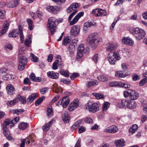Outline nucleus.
Wrapping results in <instances>:
<instances>
[{
  "instance_id": "obj_1",
  "label": "nucleus",
  "mask_w": 147,
  "mask_h": 147,
  "mask_svg": "<svg viewBox=\"0 0 147 147\" xmlns=\"http://www.w3.org/2000/svg\"><path fill=\"white\" fill-rule=\"evenodd\" d=\"M102 38L99 37L97 34H93L88 36L87 41L93 49H96L100 42L102 41Z\"/></svg>"
},
{
  "instance_id": "obj_2",
  "label": "nucleus",
  "mask_w": 147,
  "mask_h": 147,
  "mask_svg": "<svg viewBox=\"0 0 147 147\" xmlns=\"http://www.w3.org/2000/svg\"><path fill=\"white\" fill-rule=\"evenodd\" d=\"M129 32L138 40H140L143 38L145 35V31L139 28L130 29Z\"/></svg>"
},
{
  "instance_id": "obj_3",
  "label": "nucleus",
  "mask_w": 147,
  "mask_h": 147,
  "mask_svg": "<svg viewBox=\"0 0 147 147\" xmlns=\"http://www.w3.org/2000/svg\"><path fill=\"white\" fill-rule=\"evenodd\" d=\"M89 51V48L88 47H85L84 45L83 44L79 45L78 49L77 54L76 58L79 59L82 57L84 53L88 54Z\"/></svg>"
},
{
  "instance_id": "obj_4",
  "label": "nucleus",
  "mask_w": 147,
  "mask_h": 147,
  "mask_svg": "<svg viewBox=\"0 0 147 147\" xmlns=\"http://www.w3.org/2000/svg\"><path fill=\"white\" fill-rule=\"evenodd\" d=\"M123 94L125 97H129L132 100L137 99L139 96L138 92L131 89H129L127 91H124Z\"/></svg>"
},
{
  "instance_id": "obj_5",
  "label": "nucleus",
  "mask_w": 147,
  "mask_h": 147,
  "mask_svg": "<svg viewBox=\"0 0 147 147\" xmlns=\"http://www.w3.org/2000/svg\"><path fill=\"white\" fill-rule=\"evenodd\" d=\"M56 22V19L53 17H51L49 19L47 26L52 34L55 32Z\"/></svg>"
},
{
  "instance_id": "obj_6",
  "label": "nucleus",
  "mask_w": 147,
  "mask_h": 147,
  "mask_svg": "<svg viewBox=\"0 0 147 147\" xmlns=\"http://www.w3.org/2000/svg\"><path fill=\"white\" fill-rule=\"evenodd\" d=\"M108 61L110 64L114 65L116 61L119 60L120 57L118 53L116 52H115L113 53H109L108 55Z\"/></svg>"
},
{
  "instance_id": "obj_7",
  "label": "nucleus",
  "mask_w": 147,
  "mask_h": 147,
  "mask_svg": "<svg viewBox=\"0 0 147 147\" xmlns=\"http://www.w3.org/2000/svg\"><path fill=\"white\" fill-rule=\"evenodd\" d=\"M121 102L123 106L129 109H134L136 107V102L134 100H127L126 99H124L121 100Z\"/></svg>"
},
{
  "instance_id": "obj_8",
  "label": "nucleus",
  "mask_w": 147,
  "mask_h": 147,
  "mask_svg": "<svg viewBox=\"0 0 147 147\" xmlns=\"http://www.w3.org/2000/svg\"><path fill=\"white\" fill-rule=\"evenodd\" d=\"M36 138L33 134H31L30 136L27 137L25 139L21 140V143L20 144V147H24L25 142L27 144H32L34 142Z\"/></svg>"
},
{
  "instance_id": "obj_9",
  "label": "nucleus",
  "mask_w": 147,
  "mask_h": 147,
  "mask_svg": "<svg viewBox=\"0 0 147 147\" xmlns=\"http://www.w3.org/2000/svg\"><path fill=\"white\" fill-rule=\"evenodd\" d=\"M87 105L89 111L93 113H95L100 110V105L97 103H94L91 105L89 103H88ZM86 108H88L87 107Z\"/></svg>"
},
{
  "instance_id": "obj_10",
  "label": "nucleus",
  "mask_w": 147,
  "mask_h": 147,
  "mask_svg": "<svg viewBox=\"0 0 147 147\" xmlns=\"http://www.w3.org/2000/svg\"><path fill=\"white\" fill-rule=\"evenodd\" d=\"M93 14L96 17L105 16L107 13L105 10L101 9H96L93 10Z\"/></svg>"
},
{
  "instance_id": "obj_11",
  "label": "nucleus",
  "mask_w": 147,
  "mask_h": 147,
  "mask_svg": "<svg viewBox=\"0 0 147 147\" xmlns=\"http://www.w3.org/2000/svg\"><path fill=\"white\" fill-rule=\"evenodd\" d=\"M69 99L68 96L64 97L62 100H60L57 103V105H61L63 108H66L69 102Z\"/></svg>"
},
{
  "instance_id": "obj_12",
  "label": "nucleus",
  "mask_w": 147,
  "mask_h": 147,
  "mask_svg": "<svg viewBox=\"0 0 147 147\" xmlns=\"http://www.w3.org/2000/svg\"><path fill=\"white\" fill-rule=\"evenodd\" d=\"M80 26L78 25H75L71 28L70 34L73 37H75L78 35L80 30Z\"/></svg>"
},
{
  "instance_id": "obj_13",
  "label": "nucleus",
  "mask_w": 147,
  "mask_h": 147,
  "mask_svg": "<svg viewBox=\"0 0 147 147\" xmlns=\"http://www.w3.org/2000/svg\"><path fill=\"white\" fill-rule=\"evenodd\" d=\"M79 105V100L77 98L75 99L69 105L68 109L70 111H73L77 108Z\"/></svg>"
},
{
  "instance_id": "obj_14",
  "label": "nucleus",
  "mask_w": 147,
  "mask_h": 147,
  "mask_svg": "<svg viewBox=\"0 0 147 147\" xmlns=\"http://www.w3.org/2000/svg\"><path fill=\"white\" fill-rule=\"evenodd\" d=\"M3 133L7 139L9 140L14 141V139L12 137L10 132L6 126H4L3 129Z\"/></svg>"
},
{
  "instance_id": "obj_15",
  "label": "nucleus",
  "mask_w": 147,
  "mask_h": 147,
  "mask_svg": "<svg viewBox=\"0 0 147 147\" xmlns=\"http://www.w3.org/2000/svg\"><path fill=\"white\" fill-rule=\"evenodd\" d=\"M122 42L125 45L129 46H132L134 43L133 40L129 37H123L122 39Z\"/></svg>"
},
{
  "instance_id": "obj_16",
  "label": "nucleus",
  "mask_w": 147,
  "mask_h": 147,
  "mask_svg": "<svg viewBox=\"0 0 147 147\" xmlns=\"http://www.w3.org/2000/svg\"><path fill=\"white\" fill-rule=\"evenodd\" d=\"M84 12L83 11L78 13L74 18L70 22V25H73L75 24L78 22L79 19L84 15Z\"/></svg>"
},
{
  "instance_id": "obj_17",
  "label": "nucleus",
  "mask_w": 147,
  "mask_h": 147,
  "mask_svg": "<svg viewBox=\"0 0 147 147\" xmlns=\"http://www.w3.org/2000/svg\"><path fill=\"white\" fill-rule=\"evenodd\" d=\"M46 8L49 11L54 14L57 13L60 10V8L56 6H48Z\"/></svg>"
},
{
  "instance_id": "obj_18",
  "label": "nucleus",
  "mask_w": 147,
  "mask_h": 147,
  "mask_svg": "<svg viewBox=\"0 0 147 147\" xmlns=\"http://www.w3.org/2000/svg\"><path fill=\"white\" fill-rule=\"evenodd\" d=\"M78 6V4L77 3H73L71 4L70 6L67 9V12L69 13L71 12L73 10L74 11H76L77 12V10L76 9Z\"/></svg>"
},
{
  "instance_id": "obj_19",
  "label": "nucleus",
  "mask_w": 147,
  "mask_h": 147,
  "mask_svg": "<svg viewBox=\"0 0 147 147\" xmlns=\"http://www.w3.org/2000/svg\"><path fill=\"white\" fill-rule=\"evenodd\" d=\"M9 23L7 21L4 22L2 30L0 32V35L2 36L7 31L9 28Z\"/></svg>"
},
{
  "instance_id": "obj_20",
  "label": "nucleus",
  "mask_w": 147,
  "mask_h": 147,
  "mask_svg": "<svg viewBox=\"0 0 147 147\" xmlns=\"http://www.w3.org/2000/svg\"><path fill=\"white\" fill-rule=\"evenodd\" d=\"M47 75L49 77L53 79H57L59 76L58 73L53 71L48 72Z\"/></svg>"
},
{
  "instance_id": "obj_21",
  "label": "nucleus",
  "mask_w": 147,
  "mask_h": 147,
  "mask_svg": "<svg viewBox=\"0 0 147 147\" xmlns=\"http://www.w3.org/2000/svg\"><path fill=\"white\" fill-rule=\"evenodd\" d=\"M63 120L64 122L66 123L69 122L70 119V117L67 112L66 111L63 112V114L62 115Z\"/></svg>"
},
{
  "instance_id": "obj_22",
  "label": "nucleus",
  "mask_w": 147,
  "mask_h": 147,
  "mask_svg": "<svg viewBox=\"0 0 147 147\" xmlns=\"http://www.w3.org/2000/svg\"><path fill=\"white\" fill-rule=\"evenodd\" d=\"M7 93L9 95H11L15 92V88L11 84H8L6 87Z\"/></svg>"
},
{
  "instance_id": "obj_23",
  "label": "nucleus",
  "mask_w": 147,
  "mask_h": 147,
  "mask_svg": "<svg viewBox=\"0 0 147 147\" xmlns=\"http://www.w3.org/2000/svg\"><path fill=\"white\" fill-rule=\"evenodd\" d=\"M53 90L54 92L59 93L62 92V89L57 84H55L53 86Z\"/></svg>"
},
{
  "instance_id": "obj_24",
  "label": "nucleus",
  "mask_w": 147,
  "mask_h": 147,
  "mask_svg": "<svg viewBox=\"0 0 147 147\" xmlns=\"http://www.w3.org/2000/svg\"><path fill=\"white\" fill-rule=\"evenodd\" d=\"M125 142L123 139L115 141V145L117 147H122L125 145Z\"/></svg>"
},
{
  "instance_id": "obj_25",
  "label": "nucleus",
  "mask_w": 147,
  "mask_h": 147,
  "mask_svg": "<svg viewBox=\"0 0 147 147\" xmlns=\"http://www.w3.org/2000/svg\"><path fill=\"white\" fill-rule=\"evenodd\" d=\"M54 119V118H53L48 123H46L42 127V129L44 131H46L49 130V127L51 125Z\"/></svg>"
},
{
  "instance_id": "obj_26",
  "label": "nucleus",
  "mask_w": 147,
  "mask_h": 147,
  "mask_svg": "<svg viewBox=\"0 0 147 147\" xmlns=\"http://www.w3.org/2000/svg\"><path fill=\"white\" fill-rule=\"evenodd\" d=\"M96 24L95 23H93L91 22H86L84 23V24L83 29L84 30L86 31L88 27H90L92 26H94Z\"/></svg>"
},
{
  "instance_id": "obj_27",
  "label": "nucleus",
  "mask_w": 147,
  "mask_h": 147,
  "mask_svg": "<svg viewBox=\"0 0 147 147\" xmlns=\"http://www.w3.org/2000/svg\"><path fill=\"white\" fill-rule=\"evenodd\" d=\"M18 29L21 42L22 43L24 42V36L23 33L22 27L21 25L18 26Z\"/></svg>"
},
{
  "instance_id": "obj_28",
  "label": "nucleus",
  "mask_w": 147,
  "mask_h": 147,
  "mask_svg": "<svg viewBox=\"0 0 147 147\" xmlns=\"http://www.w3.org/2000/svg\"><path fill=\"white\" fill-rule=\"evenodd\" d=\"M19 34L18 30L17 29L14 30L12 32L9 33L8 34V36L9 37H16L18 36Z\"/></svg>"
},
{
  "instance_id": "obj_29",
  "label": "nucleus",
  "mask_w": 147,
  "mask_h": 147,
  "mask_svg": "<svg viewBox=\"0 0 147 147\" xmlns=\"http://www.w3.org/2000/svg\"><path fill=\"white\" fill-rule=\"evenodd\" d=\"M36 98V94L35 93H33L27 99L28 103H30L32 102Z\"/></svg>"
},
{
  "instance_id": "obj_30",
  "label": "nucleus",
  "mask_w": 147,
  "mask_h": 147,
  "mask_svg": "<svg viewBox=\"0 0 147 147\" xmlns=\"http://www.w3.org/2000/svg\"><path fill=\"white\" fill-rule=\"evenodd\" d=\"M127 75L121 71H116L115 73V76L117 78H124L127 76Z\"/></svg>"
},
{
  "instance_id": "obj_31",
  "label": "nucleus",
  "mask_w": 147,
  "mask_h": 147,
  "mask_svg": "<svg viewBox=\"0 0 147 147\" xmlns=\"http://www.w3.org/2000/svg\"><path fill=\"white\" fill-rule=\"evenodd\" d=\"M28 123L24 122H22L19 124L18 127L20 130H24L26 129L28 126Z\"/></svg>"
},
{
  "instance_id": "obj_32",
  "label": "nucleus",
  "mask_w": 147,
  "mask_h": 147,
  "mask_svg": "<svg viewBox=\"0 0 147 147\" xmlns=\"http://www.w3.org/2000/svg\"><path fill=\"white\" fill-rule=\"evenodd\" d=\"M71 41V39L68 36L65 37L63 40L62 45L65 46L67 45Z\"/></svg>"
},
{
  "instance_id": "obj_33",
  "label": "nucleus",
  "mask_w": 147,
  "mask_h": 147,
  "mask_svg": "<svg viewBox=\"0 0 147 147\" xmlns=\"http://www.w3.org/2000/svg\"><path fill=\"white\" fill-rule=\"evenodd\" d=\"M57 58L58 59L56 60L55 62H57L56 65L59 67H61L62 66V62L61 58V57L59 55H58L57 56Z\"/></svg>"
},
{
  "instance_id": "obj_34",
  "label": "nucleus",
  "mask_w": 147,
  "mask_h": 147,
  "mask_svg": "<svg viewBox=\"0 0 147 147\" xmlns=\"http://www.w3.org/2000/svg\"><path fill=\"white\" fill-rule=\"evenodd\" d=\"M57 58L58 59L56 60L55 62H57L56 65L59 67H61L62 66V62L61 58V57L59 55H58L57 56Z\"/></svg>"
},
{
  "instance_id": "obj_35",
  "label": "nucleus",
  "mask_w": 147,
  "mask_h": 147,
  "mask_svg": "<svg viewBox=\"0 0 147 147\" xmlns=\"http://www.w3.org/2000/svg\"><path fill=\"white\" fill-rule=\"evenodd\" d=\"M57 58L58 59L56 60L55 62H57L56 65L59 67H61L62 66V62L61 58V57L59 55H58L57 56Z\"/></svg>"
},
{
  "instance_id": "obj_36",
  "label": "nucleus",
  "mask_w": 147,
  "mask_h": 147,
  "mask_svg": "<svg viewBox=\"0 0 147 147\" xmlns=\"http://www.w3.org/2000/svg\"><path fill=\"white\" fill-rule=\"evenodd\" d=\"M18 101V99L17 98H15L13 100L7 101V104L9 107H11L14 105Z\"/></svg>"
},
{
  "instance_id": "obj_37",
  "label": "nucleus",
  "mask_w": 147,
  "mask_h": 147,
  "mask_svg": "<svg viewBox=\"0 0 147 147\" xmlns=\"http://www.w3.org/2000/svg\"><path fill=\"white\" fill-rule=\"evenodd\" d=\"M115 48L114 45L111 43H109L107 45V47H106L107 50L108 52H111Z\"/></svg>"
},
{
  "instance_id": "obj_38",
  "label": "nucleus",
  "mask_w": 147,
  "mask_h": 147,
  "mask_svg": "<svg viewBox=\"0 0 147 147\" xmlns=\"http://www.w3.org/2000/svg\"><path fill=\"white\" fill-rule=\"evenodd\" d=\"M24 111V109H20L13 110H12L11 112L13 114H16L19 115L22 113Z\"/></svg>"
},
{
  "instance_id": "obj_39",
  "label": "nucleus",
  "mask_w": 147,
  "mask_h": 147,
  "mask_svg": "<svg viewBox=\"0 0 147 147\" xmlns=\"http://www.w3.org/2000/svg\"><path fill=\"white\" fill-rule=\"evenodd\" d=\"M110 103L108 102H106L104 103L102 107V111L103 112H106L109 107Z\"/></svg>"
},
{
  "instance_id": "obj_40",
  "label": "nucleus",
  "mask_w": 147,
  "mask_h": 147,
  "mask_svg": "<svg viewBox=\"0 0 147 147\" xmlns=\"http://www.w3.org/2000/svg\"><path fill=\"white\" fill-rule=\"evenodd\" d=\"M98 80L102 82H105L108 81V79L107 77L102 75H100L97 77Z\"/></svg>"
},
{
  "instance_id": "obj_41",
  "label": "nucleus",
  "mask_w": 147,
  "mask_h": 147,
  "mask_svg": "<svg viewBox=\"0 0 147 147\" xmlns=\"http://www.w3.org/2000/svg\"><path fill=\"white\" fill-rule=\"evenodd\" d=\"M19 63L25 65L27 63L26 58L24 56L20 57H19Z\"/></svg>"
},
{
  "instance_id": "obj_42",
  "label": "nucleus",
  "mask_w": 147,
  "mask_h": 147,
  "mask_svg": "<svg viewBox=\"0 0 147 147\" xmlns=\"http://www.w3.org/2000/svg\"><path fill=\"white\" fill-rule=\"evenodd\" d=\"M68 49L70 53L73 54L74 53L75 50V47L74 45H73L72 43L70 44Z\"/></svg>"
},
{
  "instance_id": "obj_43",
  "label": "nucleus",
  "mask_w": 147,
  "mask_h": 147,
  "mask_svg": "<svg viewBox=\"0 0 147 147\" xmlns=\"http://www.w3.org/2000/svg\"><path fill=\"white\" fill-rule=\"evenodd\" d=\"M53 111L52 108L48 107L47 110V115L49 117H51L53 115Z\"/></svg>"
},
{
  "instance_id": "obj_44",
  "label": "nucleus",
  "mask_w": 147,
  "mask_h": 147,
  "mask_svg": "<svg viewBox=\"0 0 147 147\" xmlns=\"http://www.w3.org/2000/svg\"><path fill=\"white\" fill-rule=\"evenodd\" d=\"M27 22L28 23L29 27L30 30H32L34 26L33 24V21L30 19H27Z\"/></svg>"
},
{
  "instance_id": "obj_45",
  "label": "nucleus",
  "mask_w": 147,
  "mask_h": 147,
  "mask_svg": "<svg viewBox=\"0 0 147 147\" xmlns=\"http://www.w3.org/2000/svg\"><path fill=\"white\" fill-rule=\"evenodd\" d=\"M98 84V82L96 80L94 81H90L88 82L86 86L88 87H90L94 85H97Z\"/></svg>"
},
{
  "instance_id": "obj_46",
  "label": "nucleus",
  "mask_w": 147,
  "mask_h": 147,
  "mask_svg": "<svg viewBox=\"0 0 147 147\" xmlns=\"http://www.w3.org/2000/svg\"><path fill=\"white\" fill-rule=\"evenodd\" d=\"M31 42V38L30 36H29L28 38H26L24 41L25 45L28 47L30 46V45Z\"/></svg>"
},
{
  "instance_id": "obj_47",
  "label": "nucleus",
  "mask_w": 147,
  "mask_h": 147,
  "mask_svg": "<svg viewBox=\"0 0 147 147\" xmlns=\"http://www.w3.org/2000/svg\"><path fill=\"white\" fill-rule=\"evenodd\" d=\"M111 133H115L118 130V127L115 125H112L110 126Z\"/></svg>"
},
{
  "instance_id": "obj_48",
  "label": "nucleus",
  "mask_w": 147,
  "mask_h": 147,
  "mask_svg": "<svg viewBox=\"0 0 147 147\" xmlns=\"http://www.w3.org/2000/svg\"><path fill=\"white\" fill-rule=\"evenodd\" d=\"M20 119V117H16L14 118L11 121V127H13L15 124L18 122Z\"/></svg>"
},
{
  "instance_id": "obj_49",
  "label": "nucleus",
  "mask_w": 147,
  "mask_h": 147,
  "mask_svg": "<svg viewBox=\"0 0 147 147\" xmlns=\"http://www.w3.org/2000/svg\"><path fill=\"white\" fill-rule=\"evenodd\" d=\"M16 98L18 99V101L20 100L22 101L23 103H25L26 102V98L23 96H21L20 95H18Z\"/></svg>"
},
{
  "instance_id": "obj_50",
  "label": "nucleus",
  "mask_w": 147,
  "mask_h": 147,
  "mask_svg": "<svg viewBox=\"0 0 147 147\" xmlns=\"http://www.w3.org/2000/svg\"><path fill=\"white\" fill-rule=\"evenodd\" d=\"M60 73L65 77H67L69 76V71H65L64 69H62L60 71Z\"/></svg>"
},
{
  "instance_id": "obj_51",
  "label": "nucleus",
  "mask_w": 147,
  "mask_h": 147,
  "mask_svg": "<svg viewBox=\"0 0 147 147\" xmlns=\"http://www.w3.org/2000/svg\"><path fill=\"white\" fill-rule=\"evenodd\" d=\"M132 79L134 81H138L140 79V76L136 74H134L132 75Z\"/></svg>"
},
{
  "instance_id": "obj_52",
  "label": "nucleus",
  "mask_w": 147,
  "mask_h": 147,
  "mask_svg": "<svg viewBox=\"0 0 147 147\" xmlns=\"http://www.w3.org/2000/svg\"><path fill=\"white\" fill-rule=\"evenodd\" d=\"M82 122V119L79 120L77 121L72 125V127L73 128L75 129L76 127L79 126L81 123Z\"/></svg>"
},
{
  "instance_id": "obj_53",
  "label": "nucleus",
  "mask_w": 147,
  "mask_h": 147,
  "mask_svg": "<svg viewBox=\"0 0 147 147\" xmlns=\"http://www.w3.org/2000/svg\"><path fill=\"white\" fill-rule=\"evenodd\" d=\"M30 78L32 81L36 82L37 79L35 74L33 73H32L30 75Z\"/></svg>"
},
{
  "instance_id": "obj_54",
  "label": "nucleus",
  "mask_w": 147,
  "mask_h": 147,
  "mask_svg": "<svg viewBox=\"0 0 147 147\" xmlns=\"http://www.w3.org/2000/svg\"><path fill=\"white\" fill-rule=\"evenodd\" d=\"M93 94L96 97L97 99H103L104 98L103 95L100 94L95 93H93Z\"/></svg>"
},
{
  "instance_id": "obj_55",
  "label": "nucleus",
  "mask_w": 147,
  "mask_h": 147,
  "mask_svg": "<svg viewBox=\"0 0 147 147\" xmlns=\"http://www.w3.org/2000/svg\"><path fill=\"white\" fill-rule=\"evenodd\" d=\"M18 3L19 0H14L13 4L10 5L9 7L12 8L16 7L18 5Z\"/></svg>"
},
{
  "instance_id": "obj_56",
  "label": "nucleus",
  "mask_w": 147,
  "mask_h": 147,
  "mask_svg": "<svg viewBox=\"0 0 147 147\" xmlns=\"http://www.w3.org/2000/svg\"><path fill=\"white\" fill-rule=\"evenodd\" d=\"M11 121L10 119H5L4 122V124L5 125H10V126L11 127Z\"/></svg>"
},
{
  "instance_id": "obj_57",
  "label": "nucleus",
  "mask_w": 147,
  "mask_h": 147,
  "mask_svg": "<svg viewBox=\"0 0 147 147\" xmlns=\"http://www.w3.org/2000/svg\"><path fill=\"white\" fill-rule=\"evenodd\" d=\"M86 123H88L92 124L93 123V120L90 117H87L85 119Z\"/></svg>"
},
{
  "instance_id": "obj_58",
  "label": "nucleus",
  "mask_w": 147,
  "mask_h": 147,
  "mask_svg": "<svg viewBox=\"0 0 147 147\" xmlns=\"http://www.w3.org/2000/svg\"><path fill=\"white\" fill-rule=\"evenodd\" d=\"M48 88L45 87L42 88L40 90V93L42 94H44L48 90Z\"/></svg>"
},
{
  "instance_id": "obj_59",
  "label": "nucleus",
  "mask_w": 147,
  "mask_h": 147,
  "mask_svg": "<svg viewBox=\"0 0 147 147\" xmlns=\"http://www.w3.org/2000/svg\"><path fill=\"white\" fill-rule=\"evenodd\" d=\"M147 82V78H144L140 82V86H143Z\"/></svg>"
},
{
  "instance_id": "obj_60",
  "label": "nucleus",
  "mask_w": 147,
  "mask_h": 147,
  "mask_svg": "<svg viewBox=\"0 0 147 147\" xmlns=\"http://www.w3.org/2000/svg\"><path fill=\"white\" fill-rule=\"evenodd\" d=\"M5 14V11L0 9V18L1 19H3L4 17Z\"/></svg>"
},
{
  "instance_id": "obj_61",
  "label": "nucleus",
  "mask_w": 147,
  "mask_h": 147,
  "mask_svg": "<svg viewBox=\"0 0 147 147\" xmlns=\"http://www.w3.org/2000/svg\"><path fill=\"white\" fill-rule=\"evenodd\" d=\"M31 82L28 78H26L24 80V83L26 84L30 85Z\"/></svg>"
},
{
  "instance_id": "obj_62",
  "label": "nucleus",
  "mask_w": 147,
  "mask_h": 147,
  "mask_svg": "<svg viewBox=\"0 0 147 147\" xmlns=\"http://www.w3.org/2000/svg\"><path fill=\"white\" fill-rule=\"evenodd\" d=\"M79 76L78 74L77 73H74L72 74L70 76V78L72 80H74L77 77Z\"/></svg>"
},
{
  "instance_id": "obj_63",
  "label": "nucleus",
  "mask_w": 147,
  "mask_h": 147,
  "mask_svg": "<svg viewBox=\"0 0 147 147\" xmlns=\"http://www.w3.org/2000/svg\"><path fill=\"white\" fill-rule=\"evenodd\" d=\"M45 98V96H42L40 97L39 99H37V105L40 104Z\"/></svg>"
},
{
  "instance_id": "obj_64",
  "label": "nucleus",
  "mask_w": 147,
  "mask_h": 147,
  "mask_svg": "<svg viewBox=\"0 0 147 147\" xmlns=\"http://www.w3.org/2000/svg\"><path fill=\"white\" fill-rule=\"evenodd\" d=\"M31 59V60L33 62H37V58L35 56H34L33 54H31L30 56Z\"/></svg>"
}]
</instances>
